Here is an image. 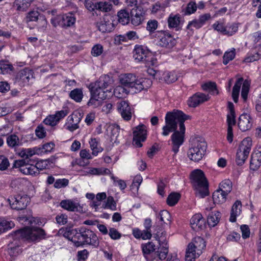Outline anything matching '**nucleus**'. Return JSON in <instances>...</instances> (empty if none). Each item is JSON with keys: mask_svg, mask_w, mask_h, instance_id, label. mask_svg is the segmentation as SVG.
I'll list each match as a JSON object with an SVG mask.
<instances>
[{"mask_svg": "<svg viewBox=\"0 0 261 261\" xmlns=\"http://www.w3.org/2000/svg\"><path fill=\"white\" fill-rule=\"evenodd\" d=\"M190 119V116L180 110L169 112L166 115V124L162 128V135L168 136L170 133L173 132L171 136V145L172 151L175 154L178 152L179 147L185 141L186 128L184 122Z\"/></svg>", "mask_w": 261, "mask_h": 261, "instance_id": "1", "label": "nucleus"}, {"mask_svg": "<svg viewBox=\"0 0 261 261\" xmlns=\"http://www.w3.org/2000/svg\"><path fill=\"white\" fill-rule=\"evenodd\" d=\"M59 232L63 233L64 237L68 238L76 246L86 244L97 247L99 245V240L96 234L92 230L84 227L77 229L62 228L59 230Z\"/></svg>", "mask_w": 261, "mask_h": 261, "instance_id": "2", "label": "nucleus"}, {"mask_svg": "<svg viewBox=\"0 0 261 261\" xmlns=\"http://www.w3.org/2000/svg\"><path fill=\"white\" fill-rule=\"evenodd\" d=\"M120 82L122 86L129 89V91L135 93L148 89L151 83L149 80L136 79L135 75L132 73L122 75L120 78Z\"/></svg>", "mask_w": 261, "mask_h": 261, "instance_id": "3", "label": "nucleus"}, {"mask_svg": "<svg viewBox=\"0 0 261 261\" xmlns=\"http://www.w3.org/2000/svg\"><path fill=\"white\" fill-rule=\"evenodd\" d=\"M191 176L196 195L202 198L207 196L209 194L208 183L204 173L201 170L197 169L191 173Z\"/></svg>", "mask_w": 261, "mask_h": 261, "instance_id": "4", "label": "nucleus"}, {"mask_svg": "<svg viewBox=\"0 0 261 261\" xmlns=\"http://www.w3.org/2000/svg\"><path fill=\"white\" fill-rule=\"evenodd\" d=\"M206 247V242L200 237H196L192 240L186 249V261H195L203 252Z\"/></svg>", "mask_w": 261, "mask_h": 261, "instance_id": "5", "label": "nucleus"}, {"mask_svg": "<svg viewBox=\"0 0 261 261\" xmlns=\"http://www.w3.org/2000/svg\"><path fill=\"white\" fill-rule=\"evenodd\" d=\"M133 57L137 62L144 63L145 66H154L157 60L147 46L136 45L133 51Z\"/></svg>", "mask_w": 261, "mask_h": 261, "instance_id": "6", "label": "nucleus"}, {"mask_svg": "<svg viewBox=\"0 0 261 261\" xmlns=\"http://www.w3.org/2000/svg\"><path fill=\"white\" fill-rule=\"evenodd\" d=\"M207 144L203 138H196L193 140L191 147L188 151V157L192 161L198 162L204 156Z\"/></svg>", "mask_w": 261, "mask_h": 261, "instance_id": "7", "label": "nucleus"}, {"mask_svg": "<svg viewBox=\"0 0 261 261\" xmlns=\"http://www.w3.org/2000/svg\"><path fill=\"white\" fill-rule=\"evenodd\" d=\"M45 235L43 229L38 228L25 227L14 232L15 239H25L31 241H37L42 239Z\"/></svg>", "mask_w": 261, "mask_h": 261, "instance_id": "8", "label": "nucleus"}, {"mask_svg": "<svg viewBox=\"0 0 261 261\" xmlns=\"http://www.w3.org/2000/svg\"><path fill=\"white\" fill-rule=\"evenodd\" d=\"M252 146L250 138L247 137L243 140L236 153V162L238 165L241 166L244 164L248 157Z\"/></svg>", "mask_w": 261, "mask_h": 261, "instance_id": "9", "label": "nucleus"}, {"mask_svg": "<svg viewBox=\"0 0 261 261\" xmlns=\"http://www.w3.org/2000/svg\"><path fill=\"white\" fill-rule=\"evenodd\" d=\"M155 37L158 40V44L162 47L171 48L176 44V39L167 31H158Z\"/></svg>", "mask_w": 261, "mask_h": 261, "instance_id": "10", "label": "nucleus"}, {"mask_svg": "<svg viewBox=\"0 0 261 261\" xmlns=\"http://www.w3.org/2000/svg\"><path fill=\"white\" fill-rule=\"evenodd\" d=\"M212 18L211 15L210 13H204L200 15L197 18H195L189 21L186 27L188 30V34H192L193 33V28L196 29H199L204 25L206 22Z\"/></svg>", "mask_w": 261, "mask_h": 261, "instance_id": "11", "label": "nucleus"}, {"mask_svg": "<svg viewBox=\"0 0 261 261\" xmlns=\"http://www.w3.org/2000/svg\"><path fill=\"white\" fill-rule=\"evenodd\" d=\"M29 198L27 195H17L8 199L9 204L12 209L20 211L26 208L29 202Z\"/></svg>", "mask_w": 261, "mask_h": 261, "instance_id": "12", "label": "nucleus"}, {"mask_svg": "<svg viewBox=\"0 0 261 261\" xmlns=\"http://www.w3.org/2000/svg\"><path fill=\"white\" fill-rule=\"evenodd\" d=\"M147 136V129L145 125H139L133 131V142L139 147L142 146L141 142L145 140Z\"/></svg>", "mask_w": 261, "mask_h": 261, "instance_id": "13", "label": "nucleus"}, {"mask_svg": "<svg viewBox=\"0 0 261 261\" xmlns=\"http://www.w3.org/2000/svg\"><path fill=\"white\" fill-rule=\"evenodd\" d=\"M146 10L141 5H139L137 8H133L130 11L131 22L135 26H138L142 23L144 20Z\"/></svg>", "mask_w": 261, "mask_h": 261, "instance_id": "14", "label": "nucleus"}, {"mask_svg": "<svg viewBox=\"0 0 261 261\" xmlns=\"http://www.w3.org/2000/svg\"><path fill=\"white\" fill-rule=\"evenodd\" d=\"M34 77L33 71L29 68H24L20 71L16 76V81L21 86L28 84L29 80Z\"/></svg>", "mask_w": 261, "mask_h": 261, "instance_id": "15", "label": "nucleus"}, {"mask_svg": "<svg viewBox=\"0 0 261 261\" xmlns=\"http://www.w3.org/2000/svg\"><path fill=\"white\" fill-rule=\"evenodd\" d=\"M209 99L210 97L208 94L197 92L189 98L188 103L190 107L195 108L199 105L207 101Z\"/></svg>", "mask_w": 261, "mask_h": 261, "instance_id": "16", "label": "nucleus"}, {"mask_svg": "<svg viewBox=\"0 0 261 261\" xmlns=\"http://www.w3.org/2000/svg\"><path fill=\"white\" fill-rule=\"evenodd\" d=\"M117 109L122 117L125 120L128 121L130 120L132 117V109L127 101H121L118 102Z\"/></svg>", "mask_w": 261, "mask_h": 261, "instance_id": "17", "label": "nucleus"}, {"mask_svg": "<svg viewBox=\"0 0 261 261\" xmlns=\"http://www.w3.org/2000/svg\"><path fill=\"white\" fill-rule=\"evenodd\" d=\"M60 206L64 209L70 212H83V207L78 203L71 200H63L60 202Z\"/></svg>", "mask_w": 261, "mask_h": 261, "instance_id": "18", "label": "nucleus"}, {"mask_svg": "<svg viewBox=\"0 0 261 261\" xmlns=\"http://www.w3.org/2000/svg\"><path fill=\"white\" fill-rule=\"evenodd\" d=\"M17 164L20 166V171L24 174L36 176L39 174L35 166L25 164L24 160L19 161Z\"/></svg>", "mask_w": 261, "mask_h": 261, "instance_id": "19", "label": "nucleus"}, {"mask_svg": "<svg viewBox=\"0 0 261 261\" xmlns=\"http://www.w3.org/2000/svg\"><path fill=\"white\" fill-rule=\"evenodd\" d=\"M190 225L194 230L198 231L204 227L205 220L200 214H196L190 219Z\"/></svg>", "mask_w": 261, "mask_h": 261, "instance_id": "20", "label": "nucleus"}, {"mask_svg": "<svg viewBox=\"0 0 261 261\" xmlns=\"http://www.w3.org/2000/svg\"><path fill=\"white\" fill-rule=\"evenodd\" d=\"M154 238L158 241V243L161 247L160 251H158L155 254L160 259L163 260L166 258L168 252L167 243L165 242V239L162 237H159V234L156 233L154 235Z\"/></svg>", "mask_w": 261, "mask_h": 261, "instance_id": "21", "label": "nucleus"}, {"mask_svg": "<svg viewBox=\"0 0 261 261\" xmlns=\"http://www.w3.org/2000/svg\"><path fill=\"white\" fill-rule=\"evenodd\" d=\"M81 120L80 116L77 114H73L69 115L67 119V122L66 123L65 127L66 129L70 132H73L79 128V123Z\"/></svg>", "mask_w": 261, "mask_h": 261, "instance_id": "22", "label": "nucleus"}, {"mask_svg": "<svg viewBox=\"0 0 261 261\" xmlns=\"http://www.w3.org/2000/svg\"><path fill=\"white\" fill-rule=\"evenodd\" d=\"M250 119V116L247 114H242L240 116L238 126L242 131L245 132L251 128L252 123Z\"/></svg>", "mask_w": 261, "mask_h": 261, "instance_id": "23", "label": "nucleus"}, {"mask_svg": "<svg viewBox=\"0 0 261 261\" xmlns=\"http://www.w3.org/2000/svg\"><path fill=\"white\" fill-rule=\"evenodd\" d=\"M261 165V151H257L251 154L250 168L252 170H256Z\"/></svg>", "mask_w": 261, "mask_h": 261, "instance_id": "24", "label": "nucleus"}, {"mask_svg": "<svg viewBox=\"0 0 261 261\" xmlns=\"http://www.w3.org/2000/svg\"><path fill=\"white\" fill-rule=\"evenodd\" d=\"M181 19V17L179 14H170L168 18V25L169 28L175 29V30H178L179 29Z\"/></svg>", "mask_w": 261, "mask_h": 261, "instance_id": "25", "label": "nucleus"}, {"mask_svg": "<svg viewBox=\"0 0 261 261\" xmlns=\"http://www.w3.org/2000/svg\"><path fill=\"white\" fill-rule=\"evenodd\" d=\"M242 208V203L241 201L237 200L233 204L231 210L229 221L231 222H235L237 220V217L241 214Z\"/></svg>", "mask_w": 261, "mask_h": 261, "instance_id": "26", "label": "nucleus"}, {"mask_svg": "<svg viewBox=\"0 0 261 261\" xmlns=\"http://www.w3.org/2000/svg\"><path fill=\"white\" fill-rule=\"evenodd\" d=\"M111 80L110 77L109 75H104L99 77V80L95 83L93 87L107 89L111 84Z\"/></svg>", "mask_w": 261, "mask_h": 261, "instance_id": "27", "label": "nucleus"}, {"mask_svg": "<svg viewBox=\"0 0 261 261\" xmlns=\"http://www.w3.org/2000/svg\"><path fill=\"white\" fill-rule=\"evenodd\" d=\"M119 126L116 124H110L107 126L106 129V133L108 136H109L111 140H113L114 138L116 139L119 135Z\"/></svg>", "mask_w": 261, "mask_h": 261, "instance_id": "28", "label": "nucleus"}, {"mask_svg": "<svg viewBox=\"0 0 261 261\" xmlns=\"http://www.w3.org/2000/svg\"><path fill=\"white\" fill-rule=\"evenodd\" d=\"M107 92H110L108 89L97 88L96 87H92L91 89V93L95 97H97L101 100L106 99L107 97L106 93Z\"/></svg>", "mask_w": 261, "mask_h": 261, "instance_id": "29", "label": "nucleus"}, {"mask_svg": "<svg viewBox=\"0 0 261 261\" xmlns=\"http://www.w3.org/2000/svg\"><path fill=\"white\" fill-rule=\"evenodd\" d=\"M33 1L34 0H15L14 5L17 7V11L23 12L27 11Z\"/></svg>", "mask_w": 261, "mask_h": 261, "instance_id": "30", "label": "nucleus"}, {"mask_svg": "<svg viewBox=\"0 0 261 261\" xmlns=\"http://www.w3.org/2000/svg\"><path fill=\"white\" fill-rule=\"evenodd\" d=\"M227 194L223 193L222 191L218 189L213 194V199L215 203H223L226 199Z\"/></svg>", "mask_w": 261, "mask_h": 261, "instance_id": "31", "label": "nucleus"}, {"mask_svg": "<svg viewBox=\"0 0 261 261\" xmlns=\"http://www.w3.org/2000/svg\"><path fill=\"white\" fill-rule=\"evenodd\" d=\"M75 17L72 13H69L63 15V28L70 27L74 24Z\"/></svg>", "mask_w": 261, "mask_h": 261, "instance_id": "32", "label": "nucleus"}, {"mask_svg": "<svg viewBox=\"0 0 261 261\" xmlns=\"http://www.w3.org/2000/svg\"><path fill=\"white\" fill-rule=\"evenodd\" d=\"M243 81V78L238 79L232 89V97L234 102L236 103L238 101L240 90Z\"/></svg>", "mask_w": 261, "mask_h": 261, "instance_id": "33", "label": "nucleus"}, {"mask_svg": "<svg viewBox=\"0 0 261 261\" xmlns=\"http://www.w3.org/2000/svg\"><path fill=\"white\" fill-rule=\"evenodd\" d=\"M220 217L221 214L220 212L212 213L207 217V224L210 227L215 226L219 222Z\"/></svg>", "mask_w": 261, "mask_h": 261, "instance_id": "34", "label": "nucleus"}, {"mask_svg": "<svg viewBox=\"0 0 261 261\" xmlns=\"http://www.w3.org/2000/svg\"><path fill=\"white\" fill-rule=\"evenodd\" d=\"M142 249L145 258L148 260V255L153 252L155 250V245L152 242H149L142 246Z\"/></svg>", "mask_w": 261, "mask_h": 261, "instance_id": "35", "label": "nucleus"}, {"mask_svg": "<svg viewBox=\"0 0 261 261\" xmlns=\"http://www.w3.org/2000/svg\"><path fill=\"white\" fill-rule=\"evenodd\" d=\"M202 88L203 90L208 91L212 95H217L218 94L217 85L215 82H210L204 83L202 85Z\"/></svg>", "mask_w": 261, "mask_h": 261, "instance_id": "36", "label": "nucleus"}, {"mask_svg": "<svg viewBox=\"0 0 261 261\" xmlns=\"http://www.w3.org/2000/svg\"><path fill=\"white\" fill-rule=\"evenodd\" d=\"M232 187V185L231 180L228 179H226L220 184L218 189L222 191L223 193L228 195L231 191Z\"/></svg>", "mask_w": 261, "mask_h": 261, "instance_id": "37", "label": "nucleus"}, {"mask_svg": "<svg viewBox=\"0 0 261 261\" xmlns=\"http://www.w3.org/2000/svg\"><path fill=\"white\" fill-rule=\"evenodd\" d=\"M8 252L11 256L14 257L21 252V249L20 248L18 244L12 242L8 245Z\"/></svg>", "mask_w": 261, "mask_h": 261, "instance_id": "38", "label": "nucleus"}, {"mask_svg": "<svg viewBox=\"0 0 261 261\" xmlns=\"http://www.w3.org/2000/svg\"><path fill=\"white\" fill-rule=\"evenodd\" d=\"M7 144L11 148H15L21 145L18 137L14 134L9 135L7 138Z\"/></svg>", "mask_w": 261, "mask_h": 261, "instance_id": "39", "label": "nucleus"}, {"mask_svg": "<svg viewBox=\"0 0 261 261\" xmlns=\"http://www.w3.org/2000/svg\"><path fill=\"white\" fill-rule=\"evenodd\" d=\"M13 69L14 68L12 65L9 63L8 61H0V73L3 74L10 73Z\"/></svg>", "mask_w": 261, "mask_h": 261, "instance_id": "40", "label": "nucleus"}, {"mask_svg": "<svg viewBox=\"0 0 261 261\" xmlns=\"http://www.w3.org/2000/svg\"><path fill=\"white\" fill-rule=\"evenodd\" d=\"M129 92L123 86H118L114 89L113 94L115 97L120 99L125 97Z\"/></svg>", "mask_w": 261, "mask_h": 261, "instance_id": "41", "label": "nucleus"}, {"mask_svg": "<svg viewBox=\"0 0 261 261\" xmlns=\"http://www.w3.org/2000/svg\"><path fill=\"white\" fill-rule=\"evenodd\" d=\"M69 96L76 102H81L83 97V91L81 89H74L70 92Z\"/></svg>", "mask_w": 261, "mask_h": 261, "instance_id": "42", "label": "nucleus"}, {"mask_svg": "<svg viewBox=\"0 0 261 261\" xmlns=\"http://www.w3.org/2000/svg\"><path fill=\"white\" fill-rule=\"evenodd\" d=\"M118 21L124 25L127 24L129 22V13L125 10H121L117 14Z\"/></svg>", "mask_w": 261, "mask_h": 261, "instance_id": "43", "label": "nucleus"}, {"mask_svg": "<svg viewBox=\"0 0 261 261\" xmlns=\"http://www.w3.org/2000/svg\"><path fill=\"white\" fill-rule=\"evenodd\" d=\"M224 30H226V33L223 34V35L231 36L238 31V25L235 23H228L226 25H225Z\"/></svg>", "mask_w": 261, "mask_h": 261, "instance_id": "44", "label": "nucleus"}, {"mask_svg": "<svg viewBox=\"0 0 261 261\" xmlns=\"http://www.w3.org/2000/svg\"><path fill=\"white\" fill-rule=\"evenodd\" d=\"M95 8L103 12H109L112 8L111 3L109 2H100L95 5Z\"/></svg>", "mask_w": 261, "mask_h": 261, "instance_id": "45", "label": "nucleus"}, {"mask_svg": "<svg viewBox=\"0 0 261 261\" xmlns=\"http://www.w3.org/2000/svg\"><path fill=\"white\" fill-rule=\"evenodd\" d=\"M197 10L196 3L195 2H189L186 7L183 10V12L186 15H190L194 13Z\"/></svg>", "mask_w": 261, "mask_h": 261, "instance_id": "46", "label": "nucleus"}, {"mask_svg": "<svg viewBox=\"0 0 261 261\" xmlns=\"http://www.w3.org/2000/svg\"><path fill=\"white\" fill-rule=\"evenodd\" d=\"M89 144L91 150H92V154L96 156L98 153L102 151V148L98 146V143L95 138L91 139L89 141Z\"/></svg>", "mask_w": 261, "mask_h": 261, "instance_id": "47", "label": "nucleus"}, {"mask_svg": "<svg viewBox=\"0 0 261 261\" xmlns=\"http://www.w3.org/2000/svg\"><path fill=\"white\" fill-rule=\"evenodd\" d=\"M180 195L177 193L173 192L170 194L167 199V203L169 206L175 205L178 201Z\"/></svg>", "mask_w": 261, "mask_h": 261, "instance_id": "48", "label": "nucleus"}, {"mask_svg": "<svg viewBox=\"0 0 261 261\" xmlns=\"http://www.w3.org/2000/svg\"><path fill=\"white\" fill-rule=\"evenodd\" d=\"M113 28V24L110 21L105 20L101 21L98 26V29L102 33L110 32Z\"/></svg>", "mask_w": 261, "mask_h": 261, "instance_id": "49", "label": "nucleus"}, {"mask_svg": "<svg viewBox=\"0 0 261 261\" xmlns=\"http://www.w3.org/2000/svg\"><path fill=\"white\" fill-rule=\"evenodd\" d=\"M155 66L156 65L154 66H145L148 67L147 72L148 73V74L152 76L154 79L160 80L162 78L161 72L160 71L155 69Z\"/></svg>", "mask_w": 261, "mask_h": 261, "instance_id": "50", "label": "nucleus"}, {"mask_svg": "<svg viewBox=\"0 0 261 261\" xmlns=\"http://www.w3.org/2000/svg\"><path fill=\"white\" fill-rule=\"evenodd\" d=\"M102 207L105 209L109 208L112 211L116 210V203L114 198L111 196H108L106 203L103 204Z\"/></svg>", "mask_w": 261, "mask_h": 261, "instance_id": "51", "label": "nucleus"}, {"mask_svg": "<svg viewBox=\"0 0 261 261\" xmlns=\"http://www.w3.org/2000/svg\"><path fill=\"white\" fill-rule=\"evenodd\" d=\"M236 55V50L232 48L230 51H226L223 56V63L224 65H226L228 62L232 60Z\"/></svg>", "mask_w": 261, "mask_h": 261, "instance_id": "52", "label": "nucleus"}, {"mask_svg": "<svg viewBox=\"0 0 261 261\" xmlns=\"http://www.w3.org/2000/svg\"><path fill=\"white\" fill-rule=\"evenodd\" d=\"M143 178L140 175H137L134 178L133 183L130 186V188L132 190L138 191L141 184L142 183Z\"/></svg>", "mask_w": 261, "mask_h": 261, "instance_id": "53", "label": "nucleus"}, {"mask_svg": "<svg viewBox=\"0 0 261 261\" xmlns=\"http://www.w3.org/2000/svg\"><path fill=\"white\" fill-rule=\"evenodd\" d=\"M63 15H58L51 18L50 20L51 23L55 28L60 26L63 28Z\"/></svg>", "mask_w": 261, "mask_h": 261, "instance_id": "54", "label": "nucleus"}, {"mask_svg": "<svg viewBox=\"0 0 261 261\" xmlns=\"http://www.w3.org/2000/svg\"><path fill=\"white\" fill-rule=\"evenodd\" d=\"M225 25L224 22L220 21H216L212 25V28L214 29V30L223 35V34H225V33H226V30H224Z\"/></svg>", "mask_w": 261, "mask_h": 261, "instance_id": "55", "label": "nucleus"}, {"mask_svg": "<svg viewBox=\"0 0 261 261\" xmlns=\"http://www.w3.org/2000/svg\"><path fill=\"white\" fill-rule=\"evenodd\" d=\"M91 97L88 102L87 105L89 106H92L93 108H95L101 105V101L102 100L98 98L93 94H91Z\"/></svg>", "mask_w": 261, "mask_h": 261, "instance_id": "56", "label": "nucleus"}, {"mask_svg": "<svg viewBox=\"0 0 261 261\" xmlns=\"http://www.w3.org/2000/svg\"><path fill=\"white\" fill-rule=\"evenodd\" d=\"M158 218L160 220L165 223L170 221V215L169 213L166 210H163L160 212L158 215Z\"/></svg>", "mask_w": 261, "mask_h": 261, "instance_id": "57", "label": "nucleus"}, {"mask_svg": "<svg viewBox=\"0 0 261 261\" xmlns=\"http://www.w3.org/2000/svg\"><path fill=\"white\" fill-rule=\"evenodd\" d=\"M163 79L168 84L172 83L177 80L176 76L172 72H166L163 74Z\"/></svg>", "mask_w": 261, "mask_h": 261, "instance_id": "58", "label": "nucleus"}, {"mask_svg": "<svg viewBox=\"0 0 261 261\" xmlns=\"http://www.w3.org/2000/svg\"><path fill=\"white\" fill-rule=\"evenodd\" d=\"M108 233L111 239L114 240L120 239L122 236L116 228L113 227H111L109 229Z\"/></svg>", "mask_w": 261, "mask_h": 261, "instance_id": "59", "label": "nucleus"}, {"mask_svg": "<svg viewBox=\"0 0 261 261\" xmlns=\"http://www.w3.org/2000/svg\"><path fill=\"white\" fill-rule=\"evenodd\" d=\"M69 184V180L66 178L57 179L54 183V187L57 189L66 187Z\"/></svg>", "mask_w": 261, "mask_h": 261, "instance_id": "60", "label": "nucleus"}, {"mask_svg": "<svg viewBox=\"0 0 261 261\" xmlns=\"http://www.w3.org/2000/svg\"><path fill=\"white\" fill-rule=\"evenodd\" d=\"M158 22L155 20H150L147 23L146 29L150 33H153L158 28Z\"/></svg>", "mask_w": 261, "mask_h": 261, "instance_id": "61", "label": "nucleus"}, {"mask_svg": "<svg viewBox=\"0 0 261 261\" xmlns=\"http://www.w3.org/2000/svg\"><path fill=\"white\" fill-rule=\"evenodd\" d=\"M103 51V47L101 44H97L93 46L91 49V54L94 57L100 56Z\"/></svg>", "mask_w": 261, "mask_h": 261, "instance_id": "62", "label": "nucleus"}, {"mask_svg": "<svg viewBox=\"0 0 261 261\" xmlns=\"http://www.w3.org/2000/svg\"><path fill=\"white\" fill-rule=\"evenodd\" d=\"M10 166L8 159L4 155H0V170L4 171Z\"/></svg>", "mask_w": 261, "mask_h": 261, "instance_id": "63", "label": "nucleus"}, {"mask_svg": "<svg viewBox=\"0 0 261 261\" xmlns=\"http://www.w3.org/2000/svg\"><path fill=\"white\" fill-rule=\"evenodd\" d=\"M45 124L54 126L58 123L54 115L47 116L43 121Z\"/></svg>", "mask_w": 261, "mask_h": 261, "instance_id": "64", "label": "nucleus"}]
</instances>
